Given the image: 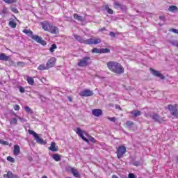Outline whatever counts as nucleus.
<instances>
[{
    "label": "nucleus",
    "instance_id": "f257e3e1",
    "mask_svg": "<svg viewBox=\"0 0 178 178\" xmlns=\"http://www.w3.org/2000/svg\"><path fill=\"white\" fill-rule=\"evenodd\" d=\"M107 67L110 72H112L115 74H123V73H124V68L123 66L116 61L108 62Z\"/></svg>",
    "mask_w": 178,
    "mask_h": 178
},
{
    "label": "nucleus",
    "instance_id": "f03ea898",
    "mask_svg": "<svg viewBox=\"0 0 178 178\" xmlns=\"http://www.w3.org/2000/svg\"><path fill=\"white\" fill-rule=\"evenodd\" d=\"M42 30L44 31H47L51 34H54V35H58L59 34V28L58 26H54L53 24L50 23L48 21H44L40 23Z\"/></svg>",
    "mask_w": 178,
    "mask_h": 178
},
{
    "label": "nucleus",
    "instance_id": "7ed1b4c3",
    "mask_svg": "<svg viewBox=\"0 0 178 178\" xmlns=\"http://www.w3.org/2000/svg\"><path fill=\"white\" fill-rule=\"evenodd\" d=\"M74 37L80 44H85L86 45H97V44H101V38H99L83 39L80 35L76 34H74Z\"/></svg>",
    "mask_w": 178,
    "mask_h": 178
},
{
    "label": "nucleus",
    "instance_id": "20e7f679",
    "mask_svg": "<svg viewBox=\"0 0 178 178\" xmlns=\"http://www.w3.org/2000/svg\"><path fill=\"white\" fill-rule=\"evenodd\" d=\"M76 134H77V136H79V137H81V139L85 141V143H90V141H91V143H93L94 144H95V143H97V140H95V138L91 136H90V134H88V133H87V131H84V130H81V129L80 127H77L76 130ZM84 136H86V137L88 138H89L90 141L88 140V139H87V138L84 137Z\"/></svg>",
    "mask_w": 178,
    "mask_h": 178
},
{
    "label": "nucleus",
    "instance_id": "39448f33",
    "mask_svg": "<svg viewBox=\"0 0 178 178\" xmlns=\"http://www.w3.org/2000/svg\"><path fill=\"white\" fill-rule=\"evenodd\" d=\"M91 58L90 56H85L82 59L79 60V62L77 63V66L79 67H87L88 65H90V60Z\"/></svg>",
    "mask_w": 178,
    "mask_h": 178
},
{
    "label": "nucleus",
    "instance_id": "423d86ee",
    "mask_svg": "<svg viewBox=\"0 0 178 178\" xmlns=\"http://www.w3.org/2000/svg\"><path fill=\"white\" fill-rule=\"evenodd\" d=\"M127 152V150L124 145H121L117 148L115 154H117V158L120 159L124 156V154Z\"/></svg>",
    "mask_w": 178,
    "mask_h": 178
},
{
    "label": "nucleus",
    "instance_id": "0eeeda50",
    "mask_svg": "<svg viewBox=\"0 0 178 178\" xmlns=\"http://www.w3.org/2000/svg\"><path fill=\"white\" fill-rule=\"evenodd\" d=\"M28 133L31 136H33V137L38 144H45L44 139H42V138H40V136H38V134L34 132V131H33L31 129H29Z\"/></svg>",
    "mask_w": 178,
    "mask_h": 178
},
{
    "label": "nucleus",
    "instance_id": "6e6552de",
    "mask_svg": "<svg viewBox=\"0 0 178 178\" xmlns=\"http://www.w3.org/2000/svg\"><path fill=\"white\" fill-rule=\"evenodd\" d=\"M168 108L170 111L172 116L175 118V119H178L177 104H175V105L169 104L168 106Z\"/></svg>",
    "mask_w": 178,
    "mask_h": 178
},
{
    "label": "nucleus",
    "instance_id": "1a4fd4ad",
    "mask_svg": "<svg viewBox=\"0 0 178 178\" xmlns=\"http://www.w3.org/2000/svg\"><path fill=\"white\" fill-rule=\"evenodd\" d=\"M32 40H34V41H36L38 44H41V45L45 46L47 45V42L44 40H42V38L35 35L31 36Z\"/></svg>",
    "mask_w": 178,
    "mask_h": 178
},
{
    "label": "nucleus",
    "instance_id": "9d476101",
    "mask_svg": "<svg viewBox=\"0 0 178 178\" xmlns=\"http://www.w3.org/2000/svg\"><path fill=\"white\" fill-rule=\"evenodd\" d=\"M80 97H92L94 95V92L92 90L86 89L79 92Z\"/></svg>",
    "mask_w": 178,
    "mask_h": 178
},
{
    "label": "nucleus",
    "instance_id": "9b49d317",
    "mask_svg": "<svg viewBox=\"0 0 178 178\" xmlns=\"http://www.w3.org/2000/svg\"><path fill=\"white\" fill-rule=\"evenodd\" d=\"M55 63H56V58L51 57L47 60L46 63V66L49 70V69H51V67H54L55 66Z\"/></svg>",
    "mask_w": 178,
    "mask_h": 178
},
{
    "label": "nucleus",
    "instance_id": "f8f14e48",
    "mask_svg": "<svg viewBox=\"0 0 178 178\" xmlns=\"http://www.w3.org/2000/svg\"><path fill=\"white\" fill-rule=\"evenodd\" d=\"M150 72H152L153 76L156 77H159L161 80H165V77L159 71H156L152 68L149 69Z\"/></svg>",
    "mask_w": 178,
    "mask_h": 178
},
{
    "label": "nucleus",
    "instance_id": "ddd939ff",
    "mask_svg": "<svg viewBox=\"0 0 178 178\" xmlns=\"http://www.w3.org/2000/svg\"><path fill=\"white\" fill-rule=\"evenodd\" d=\"M152 118L154 122H157L158 123H165L163 118H161V116L156 113L154 114Z\"/></svg>",
    "mask_w": 178,
    "mask_h": 178
},
{
    "label": "nucleus",
    "instance_id": "4468645a",
    "mask_svg": "<svg viewBox=\"0 0 178 178\" xmlns=\"http://www.w3.org/2000/svg\"><path fill=\"white\" fill-rule=\"evenodd\" d=\"M114 9H121V10H126V6L122 5L119 1H115L113 3Z\"/></svg>",
    "mask_w": 178,
    "mask_h": 178
},
{
    "label": "nucleus",
    "instance_id": "2eb2a0df",
    "mask_svg": "<svg viewBox=\"0 0 178 178\" xmlns=\"http://www.w3.org/2000/svg\"><path fill=\"white\" fill-rule=\"evenodd\" d=\"M92 115L96 118H99V116H102V110L99 108L93 109L92 110Z\"/></svg>",
    "mask_w": 178,
    "mask_h": 178
},
{
    "label": "nucleus",
    "instance_id": "dca6fc26",
    "mask_svg": "<svg viewBox=\"0 0 178 178\" xmlns=\"http://www.w3.org/2000/svg\"><path fill=\"white\" fill-rule=\"evenodd\" d=\"M3 178H20L19 176L13 174L12 171H8L6 174L3 175Z\"/></svg>",
    "mask_w": 178,
    "mask_h": 178
},
{
    "label": "nucleus",
    "instance_id": "f3484780",
    "mask_svg": "<svg viewBox=\"0 0 178 178\" xmlns=\"http://www.w3.org/2000/svg\"><path fill=\"white\" fill-rule=\"evenodd\" d=\"M49 149V151H52L53 152H56L58 151V147H56V143L55 142H51Z\"/></svg>",
    "mask_w": 178,
    "mask_h": 178
},
{
    "label": "nucleus",
    "instance_id": "a211bd4d",
    "mask_svg": "<svg viewBox=\"0 0 178 178\" xmlns=\"http://www.w3.org/2000/svg\"><path fill=\"white\" fill-rule=\"evenodd\" d=\"M13 154L15 156H17L20 154V146L19 145H15L14 146Z\"/></svg>",
    "mask_w": 178,
    "mask_h": 178
},
{
    "label": "nucleus",
    "instance_id": "6ab92c4d",
    "mask_svg": "<svg viewBox=\"0 0 178 178\" xmlns=\"http://www.w3.org/2000/svg\"><path fill=\"white\" fill-rule=\"evenodd\" d=\"M8 26L11 27V29H16V26H17V24L16 23V21L13 19H10L8 23Z\"/></svg>",
    "mask_w": 178,
    "mask_h": 178
},
{
    "label": "nucleus",
    "instance_id": "aec40b11",
    "mask_svg": "<svg viewBox=\"0 0 178 178\" xmlns=\"http://www.w3.org/2000/svg\"><path fill=\"white\" fill-rule=\"evenodd\" d=\"M70 170L72 173V175H74V177H79L80 176L79 171H77L76 168H70Z\"/></svg>",
    "mask_w": 178,
    "mask_h": 178
},
{
    "label": "nucleus",
    "instance_id": "412c9836",
    "mask_svg": "<svg viewBox=\"0 0 178 178\" xmlns=\"http://www.w3.org/2000/svg\"><path fill=\"white\" fill-rule=\"evenodd\" d=\"M10 57L6 56L4 53L0 54V60H5L6 62H8L9 60Z\"/></svg>",
    "mask_w": 178,
    "mask_h": 178
},
{
    "label": "nucleus",
    "instance_id": "4be33fe9",
    "mask_svg": "<svg viewBox=\"0 0 178 178\" xmlns=\"http://www.w3.org/2000/svg\"><path fill=\"white\" fill-rule=\"evenodd\" d=\"M74 19L78 20V22H84V18L82 16L79 15L77 13L74 14Z\"/></svg>",
    "mask_w": 178,
    "mask_h": 178
},
{
    "label": "nucleus",
    "instance_id": "5701e85b",
    "mask_svg": "<svg viewBox=\"0 0 178 178\" xmlns=\"http://www.w3.org/2000/svg\"><path fill=\"white\" fill-rule=\"evenodd\" d=\"M26 81L29 86H34V79L31 76H26Z\"/></svg>",
    "mask_w": 178,
    "mask_h": 178
},
{
    "label": "nucleus",
    "instance_id": "b1692460",
    "mask_svg": "<svg viewBox=\"0 0 178 178\" xmlns=\"http://www.w3.org/2000/svg\"><path fill=\"white\" fill-rule=\"evenodd\" d=\"M38 70H40L41 72H42L44 70H48V67H47V65H45V64H40L38 67Z\"/></svg>",
    "mask_w": 178,
    "mask_h": 178
},
{
    "label": "nucleus",
    "instance_id": "393cba45",
    "mask_svg": "<svg viewBox=\"0 0 178 178\" xmlns=\"http://www.w3.org/2000/svg\"><path fill=\"white\" fill-rule=\"evenodd\" d=\"M131 115H134V118H137V116L141 115V111L138 110H135L134 111L130 112Z\"/></svg>",
    "mask_w": 178,
    "mask_h": 178
},
{
    "label": "nucleus",
    "instance_id": "a878e982",
    "mask_svg": "<svg viewBox=\"0 0 178 178\" xmlns=\"http://www.w3.org/2000/svg\"><path fill=\"white\" fill-rule=\"evenodd\" d=\"M104 9L107 10V13L108 15H113V10L109 8V6L108 5H104Z\"/></svg>",
    "mask_w": 178,
    "mask_h": 178
},
{
    "label": "nucleus",
    "instance_id": "bb28decb",
    "mask_svg": "<svg viewBox=\"0 0 178 178\" xmlns=\"http://www.w3.org/2000/svg\"><path fill=\"white\" fill-rule=\"evenodd\" d=\"M22 33H24V34H26V35H33V31L30 30V29H24L22 31Z\"/></svg>",
    "mask_w": 178,
    "mask_h": 178
},
{
    "label": "nucleus",
    "instance_id": "cd10ccee",
    "mask_svg": "<svg viewBox=\"0 0 178 178\" xmlns=\"http://www.w3.org/2000/svg\"><path fill=\"white\" fill-rule=\"evenodd\" d=\"M52 158L54 159V161H56V162H59V161L61 159L60 155L58 154H53Z\"/></svg>",
    "mask_w": 178,
    "mask_h": 178
},
{
    "label": "nucleus",
    "instance_id": "c85d7f7f",
    "mask_svg": "<svg viewBox=\"0 0 178 178\" xmlns=\"http://www.w3.org/2000/svg\"><path fill=\"white\" fill-rule=\"evenodd\" d=\"M58 48V46H56V44H53L51 47L49 48V51L53 53L55 52V49Z\"/></svg>",
    "mask_w": 178,
    "mask_h": 178
},
{
    "label": "nucleus",
    "instance_id": "c756f323",
    "mask_svg": "<svg viewBox=\"0 0 178 178\" xmlns=\"http://www.w3.org/2000/svg\"><path fill=\"white\" fill-rule=\"evenodd\" d=\"M5 3L12 4V3H16L17 2V0H3Z\"/></svg>",
    "mask_w": 178,
    "mask_h": 178
},
{
    "label": "nucleus",
    "instance_id": "7c9ffc66",
    "mask_svg": "<svg viewBox=\"0 0 178 178\" xmlns=\"http://www.w3.org/2000/svg\"><path fill=\"white\" fill-rule=\"evenodd\" d=\"M169 12H175V10H177V6H171L168 8Z\"/></svg>",
    "mask_w": 178,
    "mask_h": 178
},
{
    "label": "nucleus",
    "instance_id": "2f4dec72",
    "mask_svg": "<svg viewBox=\"0 0 178 178\" xmlns=\"http://www.w3.org/2000/svg\"><path fill=\"white\" fill-rule=\"evenodd\" d=\"M111 52V49L106 48V49H101V54H109Z\"/></svg>",
    "mask_w": 178,
    "mask_h": 178
},
{
    "label": "nucleus",
    "instance_id": "473e14b6",
    "mask_svg": "<svg viewBox=\"0 0 178 178\" xmlns=\"http://www.w3.org/2000/svg\"><path fill=\"white\" fill-rule=\"evenodd\" d=\"M92 54H101V49L93 48V49H92Z\"/></svg>",
    "mask_w": 178,
    "mask_h": 178
},
{
    "label": "nucleus",
    "instance_id": "72a5a7b5",
    "mask_svg": "<svg viewBox=\"0 0 178 178\" xmlns=\"http://www.w3.org/2000/svg\"><path fill=\"white\" fill-rule=\"evenodd\" d=\"M24 109H25L26 112H27V113H33V110H31V108H30V107H29V106H26L24 107Z\"/></svg>",
    "mask_w": 178,
    "mask_h": 178
},
{
    "label": "nucleus",
    "instance_id": "f704fd0d",
    "mask_svg": "<svg viewBox=\"0 0 178 178\" xmlns=\"http://www.w3.org/2000/svg\"><path fill=\"white\" fill-rule=\"evenodd\" d=\"M7 161H8V162H11V163H15V159H13V157L9 156L7 157Z\"/></svg>",
    "mask_w": 178,
    "mask_h": 178
},
{
    "label": "nucleus",
    "instance_id": "c9c22d12",
    "mask_svg": "<svg viewBox=\"0 0 178 178\" xmlns=\"http://www.w3.org/2000/svg\"><path fill=\"white\" fill-rule=\"evenodd\" d=\"M126 124L128 127H131V126L134 125V122L133 121H127Z\"/></svg>",
    "mask_w": 178,
    "mask_h": 178
},
{
    "label": "nucleus",
    "instance_id": "e433bc0d",
    "mask_svg": "<svg viewBox=\"0 0 178 178\" xmlns=\"http://www.w3.org/2000/svg\"><path fill=\"white\" fill-rule=\"evenodd\" d=\"M10 124H17V119L16 118H13L10 122Z\"/></svg>",
    "mask_w": 178,
    "mask_h": 178
},
{
    "label": "nucleus",
    "instance_id": "4c0bfd02",
    "mask_svg": "<svg viewBox=\"0 0 178 178\" xmlns=\"http://www.w3.org/2000/svg\"><path fill=\"white\" fill-rule=\"evenodd\" d=\"M26 63L24 62L19 61L17 63V66H22V67H24Z\"/></svg>",
    "mask_w": 178,
    "mask_h": 178
},
{
    "label": "nucleus",
    "instance_id": "58836bf2",
    "mask_svg": "<svg viewBox=\"0 0 178 178\" xmlns=\"http://www.w3.org/2000/svg\"><path fill=\"white\" fill-rule=\"evenodd\" d=\"M134 166H141V161H135L133 163Z\"/></svg>",
    "mask_w": 178,
    "mask_h": 178
},
{
    "label": "nucleus",
    "instance_id": "ea45409f",
    "mask_svg": "<svg viewBox=\"0 0 178 178\" xmlns=\"http://www.w3.org/2000/svg\"><path fill=\"white\" fill-rule=\"evenodd\" d=\"M0 144H3V145H8L9 143L3 140H0Z\"/></svg>",
    "mask_w": 178,
    "mask_h": 178
},
{
    "label": "nucleus",
    "instance_id": "a19ab883",
    "mask_svg": "<svg viewBox=\"0 0 178 178\" xmlns=\"http://www.w3.org/2000/svg\"><path fill=\"white\" fill-rule=\"evenodd\" d=\"M108 120H110V122H116V118H115V117H112V118H109V117H108Z\"/></svg>",
    "mask_w": 178,
    "mask_h": 178
},
{
    "label": "nucleus",
    "instance_id": "79ce46f5",
    "mask_svg": "<svg viewBox=\"0 0 178 178\" xmlns=\"http://www.w3.org/2000/svg\"><path fill=\"white\" fill-rule=\"evenodd\" d=\"M7 12H8V8L6 7H3L2 10V13L3 15H6Z\"/></svg>",
    "mask_w": 178,
    "mask_h": 178
},
{
    "label": "nucleus",
    "instance_id": "37998d69",
    "mask_svg": "<svg viewBox=\"0 0 178 178\" xmlns=\"http://www.w3.org/2000/svg\"><path fill=\"white\" fill-rule=\"evenodd\" d=\"M11 10L13 12V13H19V10H17L16 8H12Z\"/></svg>",
    "mask_w": 178,
    "mask_h": 178
},
{
    "label": "nucleus",
    "instance_id": "c03bdc74",
    "mask_svg": "<svg viewBox=\"0 0 178 178\" xmlns=\"http://www.w3.org/2000/svg\"><path fill=\"white\" fill-rule=\"evenodd\" d=\"M14 109L15 111H20V106H19L18 104H16L14 106Z\"/></svg>",
    "mask_w": 178,
    "mask_h": 178
},
{
    "label": "nucleus",
    "instance_id": "a18cd8bd",
    "mask_svg": "<svg viewBox=\"0 0 178 178\" xmlns=\"http://www.w3.org/2000/svg\"><path fill=\"white\" fill-rule=\"evenodd\" d=\"M19 90L20 92H22V93H23V92H24V91H26L23 86H19Z\"/></svg>",
    "mask_w": 178,
    "mask_h": 178
},
{
    "label": "nucleus",
    "instance_id": "49530a36",
    "mask_svg": "<svg viewBox=\"0 0 178 178\" xmlns=\"http://www.w3.org/2000/svg\"><path fill=\"white\" fill-rule=\"evenodd\" d=\"M170 31H172L175 34H178V29H170Z\"/></svg>",
    "mask_w": 178,
    "mask_h": 178
},
{
    "label": "nucleus",
    "instance_id": "de8ad7c7",
    "mask_svg": "<svg viewBox=\"0 0 178 178\" xmlns=\"http://www.w3.org/2000/svg\"><path fill=\"white\" fill-rule=\"evenodd\" d=\"M109 35H110L111 37H112L113 38H115V37H116V34H115L114 32H110Z\"/></svg>",
    "mask_w": 178,
    "mask_h": 178
},
{
    "label": "nucleus",
    "instance_id": "09e8293b",
    "mask_svg": "<svg viewBox=\"0 0 178 178\" xmlns=\"http://www.w3.org/2000/svg\"><path fill=\"white\" fill-rule=\"evenodd\" d=\"M115 108L119 109V111H122V107H120V105L119 104L115 105Z\"/></svg>",
    "mask_w": 178,
    "mask_h": 178
},
{
    "label": "nucleus",
    "instance_id": "8fccbe9b",
    "mask_svg": "<svg viewBox=\"0 0 178 178\" xmlns=\"http://www.w3.org/2000/svg\"><path fill=\"white\" fill-rule=\"evenodd\" d=\"M159 19L161 20L162 22H165V16H160Z\"/></svg>",
    "mask_w": 178,
    "mask_h": 178
},
{
    "label": "nucleus",
    "instance_id": "3c124183",
    "mask_svg": "<svg viewBox=\"0 0 178 178\" xmlns=\"http://www.w3.org/2000/svg\"><path fill=\"white\" fill-rule=\"evenodd\" d=\"M106 30V28H105V26H104L99 29V31H101L102 33V31H105Z\"/></svg>",
    "mask_w": 178,
    "mask_h": 178
},
{
    "label": "nucleus",
    "instance_id": "603ef678",
    "mask_svg": "<svg viewBox=\"0 0 178 178\" xmlns=\"http://www.w3.org/2000/svg\"><path fill=\"white\" fill-rule=\"evenodd\" d=\"M68 99H69L70 102H73V99H72L71 97H68Z\"/></svg>",
    "mask_w": 178,
    "mask_h": 178
},
{
    "label": "nucleus",
    "instance_id": "864d4df0",
    "mask_svg": "<svg viewBox=\"0 0 178 178\" xmlns=\"http://www.w3.org/2000/svg\"><path fill=\"white\" fill-rule=\"evenodd\" d=\"M111 178H119L116 175H113Z\"/></svg>",
    "mask_w": 178,
    "mask_h": 178
},
{
    "label": "nucleus",
    "instance_id": "5fc2aeb1",
    "mask_svg": "<svg viewBox=\"0 0 178 178\" xmlns=\"http://www.w3.org/2000/svg\"><path fill=\"white\" fill-rule=\"evenodd\" d=\"M172 45H174V47H176V45H177V43H176V42H172Z\"/></svg>",
    "mask_w": 178,
    "mask_h": 178
},
{
    "label": "nucleus",
    "instance_id": "6e6d98bb",
    "mask_svg": "<svg viewBox=\"0 0 178 178\" xmlns=\"http://www.w3.org/2000/svg\"><path fill=\"white\" fill-rule=\"evenodd\" d=\"M145 118H147V119L149 118V115H147V114H145Z\"/></svg>",
    "mask_w": 178,
    "mask_h": 178
},
{
    "label": "nucleus",
    "instance_id": "4d7b16f0",
    "mask_svg": "<svg viewBox=\"0 0 178 178\" xmlns=\"http://www.w3.org/2000/svg\"><path fill=\"white\" fill-rule=\"evenodd\" d=\"M42 178H48V177L44 175V176L42 177Z\"/></svg>",
    "mask_w": 178,
    "mask_h": 178
},
{
    "label": "nucleus",
    "instance_id": "13d9d810",
    "mask_svg": "<svg viewBox=\"0 0 178 178\" xmlns=\"http://www.w3.org/2000/svg\"><path fill=\"white\" fill-rule=\"evenodd\" d=\"M18 118H19L20 120H22V118H20V117H18Z\"/></svg>",
    "mask_w": 178,
    "mask_h": 178
},
{
    "label": "nucleus",
    "instance_id": "bf43d9fd",
    "mask_svg": "<svg viewBox=\"0 0 178 178\" xmlns=\"http://www.w3.org/2000/svg\"><path fill=\"white\" fill-rule=\"evenodd\" d=\"M175 45H176L177 48H178V43H177V44H175Z\"/></svg>",
    "mask_w": 178,
    "mask_h": 178
}]
</instances>
